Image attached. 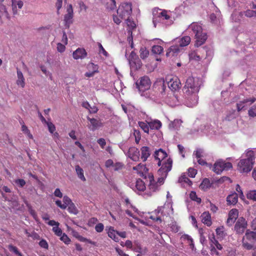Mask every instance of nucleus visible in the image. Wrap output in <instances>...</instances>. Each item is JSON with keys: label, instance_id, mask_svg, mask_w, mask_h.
<instances>
[{"label": "nucleus", "instance_id": "27", "mask_svg": "<svg viewBox=\"0 0 256 256\" xmlns=\"http://www.w3.org/2000/svg\"><path fill=\"white\" fill-rule=\"evenodd\" d=\"M108 236L116 242L119 240L117 234V231L115 230L113 227L110 226L108 232Z\"/></svg>", "mask_w": 256, "mask_h": 256}, {"label": "nucleus", "instance_id": "4", "mask_svg": "<svg viewBox=\"0 0 256 256\" xmlns=\"http://www.w3.org/2000/svg\"><path fill=\"white\" fill-rule=\"evenodd\" d=\"M242 246L247 250L256 248V232L250 230H246L242 239Z\"/></svg>", "mask_w": 256, "mask_h": 256}, {"label": "nucleus", "instance_id": "42", "mask_svg": "<svg viewBox=\"0 0 256 256\" xmlns=\"http://www.w3.org/2000/svg\"><path fill=\"white\" fill-rule=\"evenodd\" d=\"M163 48L159 45H154L152 47V52L154 54H160L163 52Z\"/></svg>", "mask_w": 256, "mask_h": 256}, {"label": "nucleus", "instance_id": "5", "mask_svg": "<svg viewBox=\"0 0 256 256\" xmlns=\"http://www.w3.org/2000/svg\"><path fill=\"white\" fill-rule=\"evenodd\" d=\"M172 160L168 158L162 164V167L158 170V173L161 176L158 178L156 182L160 184V186L164 183V178L166 177L168 173L172 170Z\"/></svg>", "mask_w": 256, "mask_h": 256}, {"label": "nucleus", "instance_id": "50", "mask_svg": "<svg viewBox=\"0 0 256 256\" xmlns=\"http://www.w3.org/2000/svg\"><path fill=\"white\" fill-rule=\"evenodd\" d=\"M52 231L54 232V234L58 236H60L62 234V230L60 228L58 227V226H54L52 228Z\"/></svg>", "mask_w": 256, "mask_h": 256}, {"label": "nucleus", "instance_id": "7", "mask_svg": "<svg viewBox=\"0 0 256 256\" xmlns=\"http://www.w3.org/2000/svg\"><path fill=\"white\" fill-rule=\"evenodd\" d=\"M232 167L231 162L218 160L214 164L212 170L216 174H220L223 170H228L232 168Z\"/></svg>", "mask_w": 256, "mask_h": 256}, {"label": "nucleus", "instance_id": "30", "mask_svg": "<svg viewBox=\"0 0 256 256\" xmlns=\"http://www.w3.org/2000/svg\"><path fill=\"white\" fill-rule=\"evenodd\" d=\"M73 17L74 15H71L69 14H66L64 16V26L68 28L70 26V24L73 22Z\"/></svg>", "mask_w": 256, "mask_h": 256}, {"label": "nucleus", "instance_id": "29", "mask_svg": "<svg viewBox=\"0 0 256 256\" xmlns=\"http://www.w3.org/2000/svg\"><path fill=\"white\" fill-rule=\"evenodd\" d=\"M180 51V48L178 46H172L168 50L166 53L167 56H174L175 54H177Z\"/></svg>", "mask_w": 256, "mask_h": 256}, {"label": "nucleus", "instance_id": "2", "mask_svg": "<svg viewBox=\"0 0 256 256\" xmlns=\"http://www.w3.org/2000/svg\"><path fill=\"white\" fill-rule=\"evenodd\" d=\"M188 30L194 34L196 40L194 46L198 47L202 45L208 38L207 34L203 32L202 26L198 22H192L188 26Z\"/></svg>", "mask_w": 256, "mask_h": 256}, {"label": "nucleus", "instance_id": "17", "mask_svg": "<svg viewBox=\"0 0 256 256\" xmlns=\"http://www.w3.org/2000/svg\"><path fill=\"white\" fill-rule=\"evenodd\" d=\"M154 156L156 160H158V164L159 166H160L162 161L164 160L163 163L168 160H164V159L167 157V154L162 148H160L154 152Z\"/></svg>", "mask_w": 256, "mask_h": 256}, {"label": "nucleus", "instance_id": "52", "mask_svg": "<svg viewBox=\"0 0 256 256\" xmlns=\"http://www.w3.org/2000/svg\"><path fill=\"white\" fill-rule=\"evenodd\" d=\"M46 124L48 126L49 132L51 134H53L56 130V126L54 125L52 122H48Z\"/></svg>", "mask_w": 256, "mask_h": 256}, {"label": "nucleus", "instance_id": "13", "mask_svg": "<svg viewBox=\"0 0 256 256\" xmlns=\"http://www.w3.org/2000/svg\"><path fill=\"white\" fill-rule=\"evenodd\" d=\"M134 170H136L139 175L144 177L145 179L147 178L148 175V169L146 168V165L140 164L132 168Z\"/></svg>", "mask_w": 256, "mask_h": 256}, {"label": "nucleus", "instance_id": "45", "mask_svg": "<svg viewBox=\"0 0 256 256\" xmlns=\"http://www.w3.org/2000/svg\"><path fill=\"white\" fill-rule=\"evenodd\" d=\"M0 12L2 13V14H4L6 17L10 20V15L8 14V12L7 11L6 9V7L5 6L3 5V4H0Z\"/></svg>", "mask_w": 256, "mask_h": 256}, {"label": "nucleus", "instance_id": "9", "mask_svg": "<svg viewBox=\"0 0 256 256\" xmlns=\"http://www.w3.org/2000/svg\"><path fill=\"white\" fill-rule=\"evenodd\" d=\"M146 180V181L149 182L148 184V188L150 190V192L147 193L146 194L148 196H152L151 192H156L159 190L160 186V184L154 180V176L151 173L148 174V177Z\"/></svg>", "mask_w": 256, "mask_h": 256}, {"label": "nucleus", "instance_id": "59", "mask_svg": "<svg viewBox=\"0 0 256 256\" xmlns=\"http://www.w3.org/2000/svg\"><path fill=\"white\" fill-rule=\"evenodd\" d=\"M209 240L210 241V246H214L215 243H216V242H218V240L216 239L214 234H213L209 236Z\"/></svg>", "mask_w": 256, "mask_h": 256}, {"label": "nucleus", "instance_id": "34", "mask_svg": "<svg viewBox=\"0 0 256 256\" xmlns=\"http://www.w3.org/2000/svg\"><path fill=\"white\" fill-rule=\"evenodd\" d=\"M135 187L140 192H143L146 190L145 184L140 179H138L136 180Z\"/></svg>", "mask_w": 256, "mask_h": 256}, {"label": "nucleus", "instance_id": "10", "mask_svg": "<svg viewBox=\"0 0 256 256\" xmlns=\"http://www.w3.org/2000/svg\"><path fill=\"white\" fill-rule=\"evenodd\" d=\"M248 226L247 221L243 217L238 218L234 226V230L238 234H242Z\"/></svg>", "mask_w": 256, "mask_h": 256}, {"label": "nucleus", "instance_id": "60", "mask_svg": "<svg viewBox=\"0 0 256 256\" xmlns=\"http://www.w3.org/2000/svg\"><path fill=\"white\" fill-rule=\"evenodd\" d=\"M106 7L108 8L110 10H112L114 9L116 7V2L115 0H110V4H108Z\"/></svg>", "mask_w": 256, "mask_h": 256}, {"label": "nucleus", "instance_id": "55", "mask_svg": "<svg viewBox=\"0 0 256 256\" xmlns=\"http://www.w3.org/2000/svg\"><path fill=\"white\" fill-rule=\"evenodd\" d=\"M125 20L126 21V24L128 27H130L132 29L136 28V24L134 22L130 20L129 18H126Z\"/></svg>", "mask_w": 256, "mask_h": 256}, {"label": "nucleus", "instance_id": "37", "mask_svg": "<svg viewBox=\"0 0 256 256\" xmlns=\"http://www.w3.org/2000/svg\"><path fill=\"white\" fill-rule=\"evenodd\" d=\"M154 86H158V89L162 94L164 92L166 88V86L164 80L156 82V84H154Z\"/></svg>", "mask_w": 256, "mask_h": 256}, {"label": "nucleus", "instance_id": "31", "mask_svg": "<svg viewBox=\"0 0 256 256\" xmlns=\"http://www.w3.org/2000/svg\"><path fill=\"white\" fill-rule=\"evenodd\" d=\"M75 169L78 178L82 181L85 182L86 179L84 176L83 169L81 168L79 165L76 166Z\"/></svg>", "mask_w": 256, "mask_h": 256}, {"label": "nucleus", "instance_id": "63", "mask_svg": "<svg viewBox=\"0 0 256 256\" xmlns=\"http://www.w3.org/2000/svg\"><path fill=\"white\" fill-rule=\"evenodd\" d=\"M137 58H138V56L136 53L134 51L132 52L128 58L129 62L134 60V59Z\"/></svg>", "mask_w": 256, "mask_h": 256}, {"label": "nucleus", "instance_id": "51", "mask_svg": "<svg viewBox=\"0 0 256 256\" xmlns=\"http://www.w3.org/2000/svg\"><path fill=\"white\" fill-rule=\"evenodd\" d=\"M196 174V170L192 168H190L188 169V175L190 177L194 178Z\"/></svg>", "mask_w": 256, "mask_h": 256}, {"label": "nucleus", "instance_id": "61", "mask_svg": "<svg viewBox=\"0 0 256 256\" xmlns=\"http://www.w3.org/2000/svg\"><path fill=\"white\" fill-rule=\"evenodd\" d=\"M39 245L40 246V247L46 249H48V245L47 242L44 240H42L39 242Z\"/></svg>", "mask_w": 256, "mask_h": 256}, {"label": "nucleus", "instance_id": "48", "mask_svg": "<svg viewBox=\"0 0 256 256\" xmlns=\"http://www.w3.org/2000/svg\"><path fill=\"white\" fill-rule=\"evenodd\" d=\"M170 228L174 232H178L180 230V227L177 224L176 222H172L170 224Z\"/></svg>", "mask_w": 256, "mask_h": 256}, {"label": "nucleus", "instance_id": "53", "mask_svg": "<svg viewBox=\"0 0 256 256\" xmlns=\"http://www.w3.org/2000/svg\"><path fill=\"white\" fill-rule=\"evenodd\" d=\"M244 15L248 18L256 16L255 10H248L244 12Z\"/></svg>", "mask_w": 256, "mask_h": 256}, {"label": "nucleus", "instance_id": "49", "mask_svg": "<svg viewBox=\"0 0 256 256\" xmlns=\"http://www.w3.org/2000/svg\"><path fill=\"white\" fill-rule=\"evenodd\" d=\"M249 116L252 117L256 116V105H254L248 111Z\"/></svg>", "mask_w": 256, "mask_h": 256}, {"label": "nucleus", "instance_id": "41", "mask_svg": "<svg viewBox=\"0 0 256 256\" xmlns=\"http://www.w3.org/2000/svg\"><path fill=\"white\" fill-rule=\"evenodd\" d=\"M138 126L144 131V132L148 133L150 126L148 123L144 122H139Z\"/></svg>", "mask_w": 256, "mask_h": 256}, {"label": "nucleus", "instance_id": "47", "mask_svg": "<svg viewBox=\"0 0 256 256\" xmlns=\"http://www.w3.org/2000/svg\"><path fill=\"white\" fill-rule=\"evenodd\" d=\"M247 198L256 201V190H252L247 194Z\"/></svg>", "mask_w": 256, "mask_h": 256}, {"label": "nucleus", "instance_id": "20", "mask_svg": "<svg viewBox=\"0 0 256 256\" xmlns=\"http://www.w3.org/2000/svg\"><path fill=\"white\" fill-rule=\"evenodd\" d=\"M72 56L74 58L75 60H78L79 58L82 59L86 56L87 53L84 48H78L74 52Z\"/></svg>", "mask_w": 256, "mask_h": 256}, {"label": "nucleus", "instance_id": "56", "mask_svg": "<svg viewBox=\"0 0 256 256\" xmlns=\"http://www.w3.org/2000/svg\"><path fill=\"white\" fill-rule=\"evenodd\" d=\"M64 204L66 205V208L68 205L72 203L71 200L66 196H65L63 198Z\"/></svg>", "mask_w": 256, "mask_h": 256}, {"label": "nucleus", "instance_id": "43", "mask_svg": "<svg viewBox=\"0 0 256 256\" xmlns=\"http://www.w3.org/2000/svg\"><path fill=\"white\" fill-rule=\"evenodd\" d=\"M8 248L10 252H13L15 254L18 256H23L21 252H20L18 248L12 244L8 245Z\"/></svg>", "mask_w": 256, "mask_h": 256}, {"label": "nucleus", "instance_id": "25", "mask_svg": "<svg viewBox=\"0 0 256 256\" xmlns=\"http://www.w3.org/2000/svg\"><path fill=\"white\" fill-rule=\"evenodd\" d=\"M210 187L211 183L210 180L207 178H204L200 186V188L204 191L208 190Z\"/></svg>", "mask_w": 256, "mask_h": 256}, {"label": "nucleus", "instance_id": "40", "mask_svg": "<svg viewBox=\"0 0 256 256\" xmlns=\"http://www.w3.org/2000/svg\"><path fill=\"white\" fill-rule=\"evenodd\" d=\"M190 198L192 200L196 202L198 204H200L202 202L201 198L198 196L196 192L194 191H192L190 192Z\"/></svg>", "mask_w": 256, "mask_h": 256}, {"label": "nucleus", "instance_id": "28", "mask_svg": "<svg viewBox=\"0 0 256 256\" xmlns=\"http://www.w3.org/2000/svg\"><path fill=\"white\" fill-rule=\"evenodd\" d=\"M17 75L18 80H16V84L20 86L22 88H24L25 86L24 78L23 76L22 72L17 70Z\"/></svg>", "mask_w": 256, "mask_h": 256}, {"label": "nucleus", "instance_id": "36", "mask_svg": "<svg viewBox=\"0 0 256 256\" xmlns=\"http://www.w3.org/2000/svg\"><path fill=\"white\" fill-rule=\"evenodd\" d=\"M243 16V13L242 12H235L232 14V18L234 22H240L241 18Z\"/></svg>", "mask_w": 256, "mask_h": 256}, {"label": "nucleus", "instance_id": "58", "mask_svg": "<svg viewBox=\"0 0 256 256\" xmlns=\"http://www.w3.org/2000/svg\"><path fill=\"white\" fill-rule=\"evenodd\" d=\"M66 44H63L61 43H58L57 44V50L60 52H63L66 50Z\"/></svg>", "mask_w": 256, "mask_h": 256}, {"label": "nucleus", "instance_id": "21", "mask_svg": "<svg viewBox=\"0 0 256 256\" xmlns=\"http://www.w3.org/2000/svg\"><path fill=\"white\" fill-rule=\"evenodd\" d=\"M200 218L202 222L208 226H210L212 224L211 216L208 212H204L201 214Z\"/></svg>", "mask_w": 256, "mask_h": 256}, {"label": "nucleus", "instance_id": "44", "mask_svg": "<svg viewBox=\"0 0 256 256\" xmlns=\"http://www.w3.org/2000/svg\"><path fill=\"white\" fill-rule=\"evenodd\" d=\"M68 210L70 214H76L78 213V209L76 206H74V203L70 204L68 206Z\"/></svg>", "mask_w": 256, "mask_h": 256}, {"label": "nucleus", "instance_id": "39", "mask_svg": "<svg viewBox=\"0 0 256 256\" xmlns=\"http://www.w3.org/2000/svg\"><path fill=\"white\" fill-rule=\"evenodd\" d=\"M182 238L184 240H186L188 241V244L190 246V248L192 249H193L194 248V241H193V240H192V237L190 236L188 234H184L182 236Z\"/></svg>", "mask_w": 256, "mask_h": 256}, {"label": "nucleus", "instance_id": "1", "mask_svg": "<svg viewBox=\"0 0 256 256\" xmlns=\"http://www.w3.org/2000/svg\"><path fill=\"white\" fill-rule=\"evenodd\" d=\"M184 96L187 98H193L194 103L197 102L198 97L196 94L199 91V87L192 76L188 77L186 82L182 89Z\"/></svg>", "mask_w": 256, "mask_h": 256}, {"label": "nucleus", "instance_id": "23", "mask_svg": "<svg viewBox=\"0 0 256 256\" xmlns=\"http://www.w3.org/2000/svg\"><path fill=\"white\" fill-rule=\"evenodd\" d=\"M141 158L143 162H146L150 156V150L148 146H144L140 148Z\"/></svg>", "mask_w": 256, "mask_h": 256}, {"label": "nucleus", "instance_id": "3", "mask_svg": "<svg viewBox=\"0 0 256 256\" xmlns=\"http://www.w3.org/2000/svg\"><path fill=\"white\" fill-rule=\"evenodd\" d=\"M246 158L242 159L238 164V170L241 173L250 172L254 164V153L252 150L248 151L246 154Z\"/></svg>", "mask_w": 256, "mask_h": 256}, {"label": "nucleus", "instance_id": "54", "mask_svg": "<svg viewBox=\"0 0 256 256\" xmlns=\"http://www.w3.org/2000/svg\"><path fill=\"white\" fill-rule=\"evenodd\" d=\"M15 183L20 187L23 188L26 184V181L23 179H16L14 181Z\"/></svg>", "mask_w": 256, "mask_h": 256}, {"label": "nucleus", "instance_id": "32", "mask_svg": "<svg viewBox=\"0 0 256 256\" xmlns=\"http://www.w3.org/2000/svg\"><path fill=\"white\" fill-rule=\"evenodd\" d=\"M190 38L189 36H185L180 39L178 46L180 47L186 46L189 44L190 42Z\"/></svg>", "mask_w": 256, "mask_h": 256}, {"label": "nucleus", "instance_id": "16", "mask_svg": "<svg viewBox=\"0 0 256 256\" xmlns=\"http://www.w3.org/2000/svg\"><path fill=\"white\" fill-rule=\"evenodd\" d=\"M88 120L90 123V126H88V128L92 131L103 126V124L100 120H97L94 118H90L89 117L88 118Z\"/></svg>", "mask_w": 256, "mask_h": 256}, {"label": "nucleus", "instance_id": "6", "mask_svg": "<svg viewBox=\"0 0 256 256\" xmlns=\"http://www.w3.org/2000/svg\"><path fill=\"white\" fill-rule=\"evenodd\" d=\"M132 12V4L128 2L122 3L117 10V14L121 19L129 18Z\"/></svg>", "mask_w": 256, "mask_h": 256}, {"label": "nucleus", "instance_id": "8", "mask_svg": "<svg viewBox=\"0 0 256 256\" xmlns=\"http://www.w3.org/2000/svg\"><path fill=\"white\" fill-rule=\"evenodd\" d=\"M136 84L139 90L145 92L150 89L151 86V82L148 76H144L140 78Z\"/></svg>", "mask_w": 256, "mask_h": 256}, {"label": "nucleus", "instance_id": "33", "mask_svg": "<svg viewBox=\"0 0 256 256\" xmlns=\"http://www.w3.org/2000/svg\"><path fill=\"white\" fill-rule=\"evenodd\" d=\"M150 128L152 130H158L162 126V122L158 120H154V121L148 122Z\"/></svg>", "mask_w": 256, "mask_h": 256}, {"label": "nucleus", "instance_id": "62", "mask_svg": "<svg viewBox=\"0 0 256 256\" xmlns=\"http://www.w3.org/2000/svg\"><path fill=\"white\" fill-rule=\"evenodd\" d=\"M159 16L165 20H168L170 16L167 14L166 10H163L159 14Z\"/></svg>", "mask_w": 256, "mask_h": 256}, {"label": "nucleus", "instance_id": "15", "mask_svg": "<svg viewBox=\"0 0 256 256\" xmlns=\"http://www.w3.org/2000/svg\"><path fill=\"white\" fill-rule=\"evenodd\" d=\"M164 208H158L150 215V218L155 222L159 221L160 222H162L164 215L163 214Z\"/></svg>", "mask_w": 256, "mask_h": 256}, {"label": "nucleus", "instance_id": "14", "mask_svg": "<svg viewBox=\"0 0 256 256\" xmlns=\"http://www.w3.org/2000/svg\"><path fill=\"white\" fill-rule=\"evenodd\" d=\"M168 88L172 91H176L181 88L180 80L176 76L172 78L168 82Z\"/></svg>", "mask_w": 256, "mask_h": 256}, {"label": "nucleus", "instance_id": "24", "mask_svg": "<svg viewBox=\"0 0 256 256\" xmlns=\"http://www.w3.org/2000/svg\"><path fill=\"white\" fill-rule=\"evenodd\" d=\"M129 64L131 68L134 70H138L140 69L142 66V62L138 57L135 58L134 60L130 62Z\"/></svg>", "mask_w": 256, "mask_h": 256}, {"label": "nucleus", "instance_id": "64", "mask_svg": "<svg viewBox=\"0 0 256 256\" xmlns=\"http://www.w3.org/2000/svg\"><path fill=\"white\" fill-rule=\"evenodd\" d=\"M134 134L135 136V141L138 144L140 142V140L141 138V136L140 133L138 131L135 130L134 132Z\"/></svg>", "mask_w": 256, "mask_h": 256}, {"label": "nucleus", "instance_id": "18", "mask_svg": "<svg viewBox=\"0 0 256 256\" xmlns=\"http://www.w3.org/2000/svg\"><path fill=\"white\" fill-rule=\"evenodd\" d=\"M128 156L132 160L138 162L140 158V151L135 147H131L128 151Z\"/></svg>", "mask_w": 256, "mask_h": 256}, {"label": "nucleus", "instance_id": "38", "mask_svg": "<svg viewBox=\"0 0 256 256\" xmlns=\"http://www.w3.org/2000/svg\"><path fill=\"white\" fill-rule=\"evenodd\" d=\"M149 51L146 47H142L140 50V56L141 58L144 59L148 57Z\"/></svg>", "mask_w": 256, "mask_h": 256}, {"label": "nucleus", "instance_id": "12", "mask_svg": "<svg viewBox=\"0 0 256 256\" xmlns=\"http://www.w3.org/2000/svg\"><path fill=\"white\" fill-rule=\"evenodd\" d=\"M238 216V211L236 208L231 210L228 212V216L226 220V224L228 226H232L236 222Z\"/></svg>", "mask_w": 256, "mask_h": 256}, {"label": "nucleus", "instance_id": "26", "mask_svg": "<svg viewBox=\"0 0 256 256\" xmlns=\"http://www.w3.org/2000/svg\"><path fill=\"white\" fill-rule=\"evenodd\" d=\"M238 196L236 193L234 192L228 196L226 198V201L228 204H235L238 202Z\"/></svg>", "mask_w": 256, "mask_h": 256}, {"label": "nucleus", "instance_id": "35", "mask_svg": "<svg viewBox=\"0 0 256 256\" xmlns=\"http://www.w3.org/2000/svg\"><path fill=\"white\" fill-rule=\"evenodd\" d=\"M182 122L180 120H174L169 124V127L172 130H178L180 128Z\"/></svg>", "mask_w": 256, "mask_h": 256}, {"label": "nucleus", "instance_id": "19", "mask_svg": "<svg viewBox=\"0 0 256 256\" xmlns=\"http://www.w3.org/2000/svg\"><path fill=\"white\" fill-rule=\"evenodd\" d=\"M88 72H86L85 76L88 78H90L94 76V74L98 72V66L97 64H94V63L91 62L88 64Z\"/></svg>", "mask_w": 256, "mask_h": 256}, {"label": "nucleus", "instance_id": "46", "mask_svg": "<svg viewBox=\"0 0 256 256\" xmlns=\"http://www.w3.org/2000/svg\"><path fill=\"white\" fill-rule=\"evenodd\" d=\"M60 240L62 241L65 244H68L70 242V239L68 237V236L65 234L64 233L60 236Z\"/></svg>", "mask_w": 256, "mask_h": 256}, {"label": "nucleus", "instance_id": "22", "mask_svg": "<svg viewBox=\"0 0 256 256\" xmlns=\"http://www.w3.org/2000/svg\"><path fill=\"white\" fill-rule=\"evenodd\" d=\"M178 182L184 187L188 186H191L192 184V182L186 176L185 174H182L178 178Z\"/></svg>", "mask_w": 256, "mask_h": 256}, {"label": "nucleus", "instance_id": "57", "mask_svg": "<svg viewBox=\"0 0 256 256\" xmlns=\"http://www.w3.org/2000/svg\"><path fill=\"white\" fill-rule=\"evenodd\" d=\"M104 229V226L102 223H98L95 226V230L98 232H101Z\"/></svg>", "mask_w": 256, "mask_h": 256}, {"label": "nucleus", "instance_id": "11", "mask_svg": "<svg viewBox=\"0 0 256 256\" xmlns=\"http://www.w3.org/2000/svg\"><path fill=\"white\" fill-rule=\"evenodd\" d=\"M256 101L255 97H250L240 100L236 104V108L238 112L242 110H246L248 106H250Z\"/></svg>", "mask_w": 256, "mask_h": 256}]
</instances>
